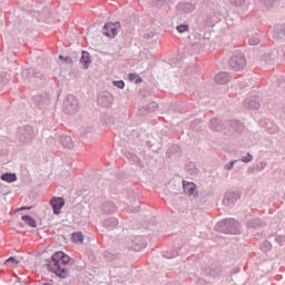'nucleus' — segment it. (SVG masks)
Wrapping results in <instances>:
<instances>
[{
  "label": "nucleus",
  "mask_w": 285,
  "mask_h": 285,
  "mask_svg": "<svg viewBox=\"0 0 285 285\" xmlns=\"http://www.w3.org/2000/svg\"><path fill=\"white\" fill-rule=\"evenodd\" d=\"M65 253L63 252H56L51 258L47 259L48 264L52 262L53 266H58L61 264V259L63 258Z\"/></svg>",
  "instance_id": "b1692460"
},
{
  "label": "nucleus",
  "mask_w": 285,
  "mask_h": 285,
  "mask_svg": "<svg viewBox=\"0 0 285 285\" xmlns=\"http://www.w3.org/2000/svg\"><path fill=\"white\" fill-rule=\"evenodd\" d=\"M229 125L232 130L234 132H243L244 131V125L239 120H229Z\"/></svg>",
  "instance_id": "bb28decb"
},
{
  "label": "nucleus",
  "mask_w": 285,
  "mask_h": 285,
  "mask_svg": "<svg viewBox=\"0 0 285 285\" xmlns=\"http://www.w3.org/2000/svg\"><path fill=\"white\" fill-rule=\"evenodd\" d=\"M95 128L94 127H86L85 128V135H90V132H94Z\"/></svg>",
  "instance_id": "864d4df0"
},
{
  "label": "nucleus",
  "mask_w": 285,
  "mask_h": 285,
  "mask_svg": "<svg viewBox=\"0 0 285 285\" xmlns=\"http://www.w3.org/2000/svg\"><path fill=\"white\" fill-rule=\"evenodd\" d=\"M50 206L52 207L53 215H61V208L66 206V199L63 197H53L50 200Z\"/></svg>",
  "instance_id": "9d476101"
},
{
  "label": "nucleus",
  "mask_w": 285,
  "mask_h": 285,
  "mask_svg": "<svg viewBox=\"0 0 285 285\" xmlns=\"http://www.w3.org/2000/svg\"><path fill=\"white\" fill-rule=\"evenodd\" d=\"M249 46H258L259 45V38L257 37H252L249 38Z\"/></svg>",
  "instance_id": "09e8293b"
},
{
  "label": "nucleus",
  "mask_w": 285,
  "mask_h": 285,
  "mask_svg": "<svg viewBox=\"0 0 285 285\" xmlns=\"http://www.w3.org/2000/svg\"><path fill=\"white\" fill-rule=\"evenodd\" d=\"M101 213H104V215H112V213H117V205L107 200L101 205Z\"/></svg>",
  "instance_id": "dca6fc26"
},
{
  "label": "nucleus",
  "mask_w": 285,
  "mask_h": 285,
  "mask_svg": "<svg viewBox=\"0 0 285 285\" xmlns=\"http://www.w3.org/2000/svg\"><path fill=\"white\" fill-rule=\"evenodd\" d=\"M167 155L170 157L171 155H175L176 157H179L181 155V147L179 145H173L169 150L167 151Z\"/></svg>",
  "instance_id": "7c9ffc66"
},
{
  "label": "nucleus",
  "mask_w": 285,
  "mask_h": 285,
  "mask_svg": "<svg viewBox=\"0 0 285 285\" xmlns=\"http://www.w3.org/2000/svg\"><path fill=\"white\" fill-rule=\"evenodd\" d=\"M277 1H279V0H261V3H263V6H265V8H273V6H275V3H277Z\"/></svg>",
  "instance_id": "58836bf2"
},
{
  "label": "nucleus",
  "mask_w": 285,
  "mask_h": 285,
  "mask_svg": "<svg viewBox=\"0 0 285 285\" xmlns=\"http://www.w3.org/2000/svg\"><path fill=\"white\" fill-rule=\"evenodd\" d=\"M119 30H121V22H107L102 27V35L109 39H115L119 35Z\"/></svg>",
  "instance_id": "39448f33"
},
{
  "label": "nucleus",
  "mask_w": 285,
  "mask_h": 285,
  "mask_svg": "<svg viewBox=\"0 0 285 285\" xmlns=\"http://www.w3.org/2000/svg\"><path fill=\"white\" fill-rule=\"evenodd\" d=\"M197 124H202V120L200 119H196L191 122L190 127L191 128H195V126H197Z\"/></svg>",
  "instance_id": "5fc2aeb1"
},
{
  "label": "nucleus",
  "mask_w": 285,
  "mask_h": 285,
  "mask_svg": "<svg viewBox=\"0 0 285 285\" xmlns=\"http://www.w3.org/2000/svg\"><path fill=\"white\" fill-rule=\"evenodd\" d=\"M114 86H116V88H119L120 90H124V88L126 87V82H124V80H115Z\"/></svg>",
  "instance_id": "79ce46f5"
},
{
  "label": "nucleus",
  "mask_w": 285,
  "mask_h": 285,
  "mask_svg": "<svg viewBox=\"0 0 285 285\" xmlns=\"http://www.w3.org/2000/svg\"><path fill=\"white\" fill-rule=\"evenodd\" d=\"M22 79L26 81H32V79H35V69L33 68L23 69Z\"/></svg>",
  "instance_id": "cd10ccee"
},
{
  "label": "nucleus",
  "mask_w": 285,
  "mask_h": 285,
  "mask_svg": "<svg viewBox=\"0 0 285 285\" xmlns=\"http://www.w3.org/2000/svg\"><path fill=\"white\" fill-rule=\"evenodd\" d=\"M217 233H223L224 235H239L242 230L239 229V223L233 218H226L218 222L215 226Z\"/></svg>",
  "instance_id": "f257e3e1"
},
{
  "label": "nucleus",
  "mask_w": 285,
  "mask_h": 285,
  "mask_svg": "<svg viewBox=\"0 0 285 285\" xmlns=\"http://www.w3.org/2000/svg\"><path fill=\"white\" fill-rule=\"evenodd\" d=\"M185 170H186V173H188V175H191L193 177H197V175H199V170L195 163H188L185 166Z\"/></svg>",
  "instance_id": "393cba45"
},
{
  "label": "nucleus",
  "mask_w": 285,
  "mask_h": 285,
  "mask_svg": "<svg viewBox=\"0 0 285 285\" xmlns=\"http://www.w3.org/2000/svg\"><path fill=\"white\" fill-rule=\"evenodd\" d=\"M177 10H179V12H185V14H188V12H193L195 10V4L190 2H180L177 4Z\"/></svg>",
  "instance_id": "aec40b11"
},
{
  "label": "nucleus",
  "mask_w": 285,
  "mask_h": 285,
  "mask_svg": "<svg viewBox=\"0 0 285 285\" xmlns=\"http://www.w3.org/2000/svg\"><path fill=\"white\" fill-rule=\"evenodd\" d=\"M70 262H72V264H75V261H72V258H70V256H68L67 254H63V256L60 261V265L68 266V264H70Z\"/></svg>",
  "instance_id": "e433bc0d"
},
{
  "label": "nucleus",
  "mask_w": 285,
  "mask_h": 285,
  "mask_svg": "<svg viewBox=\"0 0 285 285\" xmlns=\"http://www.w3.org/2000/svg\"><path fill=\"white\" fill-rule=\"evenodd\" d=\"M158 108L157 102L151 101L147 106L139 109V115H148V112H155Z\"/></svg>",
  "instance_id": "412c9836"
},
{
  "label": "nucleus",
  "mask_w": 285,
  "mask_h": 285,
  "mask_svg": "<svg viewBox=\"0 0 285 285\" xmlns=\"http://www.w3.org/2000/svg\"><path fill=\"white\" fill-rule=\"evenodd\" d=\"M205 275H208L209 277H215L216 275H219V269L217 268V265H210L209 267L205 268Z\"/></svg>",
  "instance_id": "c756f323"
},
{
  "label": "nucleus",
  "mask_w": 285,
  "mask_h": 285,
  "mask_svg": "<svg viewBox=\"0 0 285 285\" xmlns=\"http://www.w3.org/2000/svg\"><path fill=\"white\" fill-rule=\"evenodd\" d=\"M137 77H138L137 73H129L130 81H135Z\"/></svg>",
  "instance_id": "4d7b16f0"
},
{
  "label": "nucleus",
  "mask_w": 285,
  "mask_h": 285,
  "mask_svg": "<svg viewBox=\"0 0 285 285\" xmlns=\"http://www.w3.org/2000/svg\"><path fill=\"white\" fill-rule=\"evenodd\" d=\"M137 242H141V237L135 239L134 243L136 245L134 246V250L139 252L141 250V248H146V245L144 244V242H141L140 244H137Z\"/></svg>",
  "instance_id": "4c0bfd02"
},
{
  "label": "nucleus",
  "mask_w": 285,
  "mask_h": 285,
  "mask_svg": "<svg viewBox=\"0 0 285 285\" xmlns=\"http://www.w3.org/2000/svg\"><path fill=\"white\" fill-rule=\"evenodd\" d=\"M21 210H32V206L28 207V206H22L20 208Z\"/></svg>",
  "instance_id": "13d9d810"
},
{
  "label": "nucleus",
  "mask_w": 285,
  "mask_h": 285,
  "mask_svg": "<svg viewBox=\"0 0 285 285\" xmlns=\"http://www.w3.org/2000/svg\"><path fill=\"white\" fill-rule=\"evenodd\" d=\"M73 59H77V61H79V53L75 52L72 56H70Z\"/></svg>",
  "instance_id": "bf43d9fd"
},
{
  "label": "nucleus",
  "mask_w": 285,
  "mask_h": 285,
  "mask_svg": "<svg viewBox=\"0 0 285 285\" xmlns=\"http://www.w3.org/2000/svg\"><path fill=\"white\" fill-rule=\"evenodd\" d=\"M125 157L129 160L132 161V164H135L136 166H138V168L144 169V163L141 161V159H139V157H137V155H135L134 153L130 151H126L125 153Z\"/></svg>",
  "instance_id": "6ab92c4d"
},
{
  "label": "nucleus",
  "mask_w": 285,
  "mask_h": 285,
  "mask_svg": "<svg viewBox=\"0 0 285 285\" xmlns=\"http://www.w3.org/2000/svg\"><path fill=\"white\" fill-rule=\"evenodd\" d=\"M266 222L261 218H252L247 220L246 227L250 230H259V228H265Z\"/></svg>",
  "instance_id": "ddd939ff"
},
{
  "label": "nucleus",
  "mask_w": 285,
  "mask_h": 285,
  "mask_svg": "<svg viewBox=\"0 0 285 285\" xmlns=\"http://www.w3.org/2000/svg\"><path fill=\"white\" fill-rule=\"evenodd\" d=\"M22 222L27 224V226H30L31 228H37V220L32 218L30 215H22L21 216Z\"/></svg>",
  "instance_id": "c85d7f7f"
},
{
  "label": "nucleus",
  "mask_w": 285,
  "mask_h": 285,
  "mask_svg": "<svg viewBox=\"0 0 285 285\" xmlns=\"http://www.w3.org/2000/svg\"><path fill=\"white\" fill-rule=\"evenodd\" d=\"M79 61L82 65L83 70H88V68H90V63H92V59H90V52L82 50Z\"/></svg>",
  "instance_id": "f3484780"
},
{
  "label": "nucleus",
  "mask_w": 285,
  "mask_h": 285,
  "mask_svg": "<svg viewBox=\"0 0 285 285\" xmlns=\"http://www.w3.org/2000/svg\"><path fill=\"white\" fill-rule=\"evenodd\" d=\"M263 59H264V61H266V63H268V61H271V56L268 53H265L263 56Z\"/></svg>",
  "instance_id": "6e6d98bb"
},
{
  "label": "nucleus",
  "mask_w": 285,
  "mask_h": 285,
  "mask_svg": "<svg viewBox=\"0 0 285 285\" xmlns=\"http://www.w3.org/2000/svg\"><path fill=\"white\" fill-rule=\"evenodd\" d=\"M205 283H206V281L203 279V278H198V279H197V284H205Z\"/></svg>",
  "instance_id": "680f3d73"
},
{
  "label": "nucleus",
  "mask_w": 285,
  "mask_h": 285,
  "mask_svg": "<svg viewBox=\"0 0 285 285\" xmlns=\"http://www.w3.org/2000/svg\"><path fill=\"white\" fill-rule=\"evenodd\" d=\"M252 159H253V155H250V153H247V156L243 157L240 161H243L244 164H250Z\"/></svg>",
  "instance_id": "de8ad7c7"
},
{
  "label": "nucleus",
  "mask_w": 285,
  "mask_h": 285,
  "mask_svg": "<svg viewBox=\"0 0 285 285\" xmlns=\"http://www.w3.org/2000/svg\"><path fill=\"white\" fill-rule=\"evenodd\" d=\"M274 39H283L285 41V26L274 30Z\"/></svg>",
  "instance_id": "473e14b6"
},
{
  "label": "nucleus",
  "mask_w": 285,
  "mask_h": 285,
  "mask_svg": "<svg viewBox=\"0 0 285 285\" xmlns=\"http://www.w3.org/2000/svg\"><path fill=\"white\" fill-rule=\"evenodd\" d=\"M232 6H236V8H239V6H244L246 3V0H230Z\"/></svg>",
  "instance_id": "a18cd8bd"
},
{
  "label": "nucleus",
  "mask_w": 285,
  "mask_h": 285,
  "mask_svg": "<svg viewBox=\"0 0 285 285\" xmlns=\"http://www.w3.org/2000/svg\"><path fill=\"white\" fill-rule=\"evenodd\" d=\"M175 195H177V191H174Z\"/></svg>",
  "instance_id": "69168bd1"
},
{
  "label": "nucleus",
  "mask_w": 285,
  "mask_h": 285,
  "mask_svg": "<svg viewBox=\"0 0 285 285\" xmlns=\"http://www.w3.org/2000/svg\"><path fill=\"white\" fill-rule=\"evenodd\" d=\"M242 194L239 191H226L225 197L223 199L224 206H228L229 208H233L235 204H237L238 199H240Z\"/></svg>",
  "instance_id": "1a4fd4ad"
},
{
  "label": "nucleus",
  "mask_w": 285,
  "mask_h": 285,
  "mask_svg": "<svg viewBox=\"0 0 285 285\" xmlns=\"http://www.w3.org/2000/svg\"><path fill=\"white\" fill-rule=\"evenodd\" d=\"M239 271H242L240 268H235V269H233V275H235V273H239Z\"/></svg>",
  "instance_id": "e2e57ef3"
},
{
  "label": "nucleus",
  "mask_w": 285,
  "mask_h": 285,
  "mask_svg": "<svg viewBox=\"0 0 285 285\" xmlns=\"http://www.w3.org/2000/svg\"><path fill=\"white\" fill-rule=\"evenodd\" d=\"M73 244H83V233L76 232L71 235Z\"/></svg>",
  "instance_id": "2f4dec72"
},
{
  "label": "nucleus",
  "mask_w": 285,
  "mask_h": 285,
  "mask_svg": "<svg viewBox=\"0 0 285 285\" xmlns=\"http://www.w3.org/2000/svg\"><path fill=\"white\" fill-rule=\"evenodd\" d=\"M10 264H19V261L14 256H11L4 262V266H10Z\"/></svg>",
  "instance_id": "37998d69"
},
{
  "label": "nucleus",
  "mask_w": 285,
  "mask_h": 285,
  "mask_svg": "<svg viewBox=\"0 0 285 285\" xmlns=\"http://www.w3.org/2000/svg\"><path fill=\"white\" fill-rule=\"evenodd\" d=\"M183 189L186 195H194V197L199 193L197 191V185H195V183H188L186 180H183Z\"/></svg>",
  "instance_id": "2eb2a0df"
},
{
  "label": "nucleus",
  "mask_w": 285,
  "mask_h": 285,
  "mask_svg": "<svg viewBox=\"0 0 285 285\" xmlns=\"http://www.w3.org/2000/svg\"><path fill=\"white\" fill-rule=\"evenodd\" d=\"M209 128L214 132H222V130H225L226 126H224V121L219 118H212L209 120Z\"/></svg>",
  "instance_id": "4468645a"
},
{
  "label": "nucleus",
  "mask_w": 285,
  "mask_h": 285,
  "mask_svg": "<svg viewBox=\"0 0 285 285\" xmlns=\"http://www.w3.org/2000/svg\"><path fill=\"white\" fill-rule=\"evenodd\" d=\"M214 79H215L216 83L224 86V85L228 83V81H230V73H228L226 71H222L218 75H216Z\"/></svg>",
  "instance_id": "a211bd4d"
},
{
  "label": "nucleus",
  "mask_w": 285,
  "mask_h": 285,
  "mask_svg": "<svg viewBox=\"0 0 285 285\" xmlns=\"http://www.w3.org/2000/svg\"><path fill=\"white\" fill-rule=\"evenodd\" d=\"M46 268L49 273H53L56 277H59L60 279H68V277H70V269L63 265L61 266V264L52 266V264L47 263Z\"/></svg>",
  "instance_id": "20e7f679"
},
{
  "label": "nucleus",
  "mask_w": 285,
  "mask_h": 285,
  "mask_svg": "<svg viewBox=\"0 0 285 285\" xmlns=\"http://www.w3.org/2000/svg\"><path fill=\"white\" fill-rule=\"evenodd\" d=\"M272 248H273V245L268 240L263 242L261 245V250L263 253H268V250H272Z\"/></svg>",
  "instance_id": "c9c22d12"
},
{
  "label": "nucleus",
  "mask_w": 285,
  "mask_h": 285,
  "mask_svg": "<svg viewBox=\"0 0 285 285\" xmlns=\"http://www.w3.org/2000/svg\"><path fill=\"white\" fill-rule=\"evenodd\" d=\"M141 81H144V80L141 79V77L138 76V77L136 78V80H135V83H141Z\"/></svg>",
  "instance_id": "052dcab7"
},
{
  "label": "nucleus",
  "mask_w": 285,
  "mask_h": 285,
  "mask_svg": "<svg viewBox=\"0 0 285 285\" xmlns=\"http://www.w3.org/2000/svg\"><path fill=\"white\" fill-rule=\"evenodd\" d=\"M105 257L108 262H114V259H116V256L114 254H111L110 252H106Z\"/></svg>",
  "instance_id": "8fccbe9b"
},
{
  "label": "nucleus",
  "mask_w": 285,
  "mask_h": 285,
  "mask_svg": "<svg viewBox=\"0 0 285 285\" xmlns=\"http://www.w3.org/2000/svg\"><path fill=\"white\" fill-rule=\"evenodd\" d=\"M176 30H177L180 35H183V32H188V24H178V26L176 27Z\"/></svg>",
  "instance_id": "a19ab883"
},
{
  "label": "nucleus",
  "mask_w": 285,
  "mask_h": 285,
  "mask_svg": "<svg viewBox=\"0 0 285 285\" xmlns=\"http://www.w3.org/2000/svg\"><path fill=\"white\" fill-rule=\"evenodd\" d=\"M33 79H40V81H46V75L41 71L35 70Z\"/></svg>",
  "instance_id": "ea45409f"
},
{
  "label": "nucleus",
  "mask_w": 285,
  "mask_h": 285,
  "mask_svg": "<svg viewBox=\"0 0 285 285\" xmlns=\"http://www.w3.org/2000/svg\"><path fill=\"white\" fill-rule=\"evenodd\" d=\"M229 67L236 72L246 68V57L244 53H236L229 59Z\"/></svg>",
  "instance_id": "423d86ee"
},
{
  "label": "nucleus",
  "mask_w": 285,
  "mask_h": 285,
  "mask_svg": "<svg viewBox=\"0 0 285 285\" xmlns=\"http://www.w3.org/2000/svg\"><path fill=\"white\" fill-rule=\"evenodd\" d=\"M119 225V219L115 217H109L104 220L102 226L104 228H109V230H112V228H116V226Z\"/></svg>",
  "instance_id": "5701e85b"
},
{
  "label": "nucleus",
  "mask_w": 285,
  "mask_h": 285,
  "mask_svg": "<svg viewBox=\"0 0 285 285\" xmlns=\"http://www.w3.org/2000/svg\"><path fill=\"white\" fill-rule=\"evenodd\" d=\"M18 139L22 144H30L35 137H37V134L35 132V128L30 125H24L22 127L18 128Z\"/></svg>",
  "instance_id": "7ed1b4c3"
},
{
  "label": "nucleus",
  "mask_w": 285,
  "mask_h": 285,
  "mask_svg": "<svg viewBox=\"0 0 285 285\" xmlns=\"http://www.w3.org/2000/svg\"><path fill=\"white\" fill-rule=\"evenodd\" d=\"M128 213H139L141 210V206H136V207H128Z\"/></svg>",
  "instance_id": "3c124183"
},
{
  "label": "nucleus",
  "mask_w": 285,
  "mask_h": 285,
  "mask_svg": "<svg viewBox=\"0 0 285 285\" xmlns=\"http://www.w3.org/2000/svg\"><path fill=\"white\" fill-rule=\"evenodd\" d=\"M129 193H131V194H132V190H129Z\"/></svg>",
  "instance_id": "338daca9"
},
{
  "label": "nucleus",
  "mask_w": 285,
  "mask_h": 285,
  "mask_svg": "<svg viewBox=\"0 0 285 285\" xmlns=\"http://www.w3.org/2000/svg\"><path fill=\"white\" fill-rule=\"evenodd\" d=\"M59 61H63L65 63H75V61H77V58H71L70 56L63 57V55H60L58 57Z\"/></svg>",
  "instance_id": "f704fd0d"
},
{
  "label": "nucleus",
  "mask_w": 285,
  "mask_h": 285,
  "mask_svg": "<svg viewBox=\"0 0 285 285\" xmlns=\"http://www.w3.org/2000/svg\"><path fill=\"white\" fill-rule=\"evenodd\" d=\"M196 199V206L198 208H202V206H206L208 204V197H210V191H198L196 196H194Z\"/></svg>",
  "instance_id": "f8f14e48"
},
{
  "label": "nucleus",
  "mask_w": 285,
  "mask_h": 285,
  "mask_svg": "<svg viewBox=\"0 0 285 285\" xmlns=\"http://www.w3.org/2000/svg\"><path fill=\"white\" fill-rule=\"evenodd\" d=\"M208 19H210V16L207 17V20H206L207 26H213V23L208 22Z\"/></svg>",
  "instance_id": "0e129e2a"
},
{
  "label": "nucleus",
  "mask_w": 285,
  "mask_h": 285,
  "mask_svg": "<svg viewBox=\"0 0 285 285\" xmlns=\"http://www.w3.org/2000/svg\"><path fill=\"white\" fill-rule=\"evenodd\" d=\"M115 101V96L110 91H100L97 97V104L100 108H111Z\"/></svg>",
  "instance_id": "0eeeda50"
},
{
  "label": "nucleus",
  "mask_w": 285,
  "mask_h": 285,
  "mask_svg": "<svg viewBox=\"0 0 285 285\" xmlns=\"http://www.w3.org/2000/svg\"><path fill=\"white\" fill-rule=\"evenodd\" d=\"M79 99L75 97L73 95H67L62 102V110L66 115H76V112H79Z\"/></svg>",
  "instance_id": "f03ea898"
},
{
  "label": "nucleus",
  "mask_w": 285,
  "mask_h": 285,
  "mask_svg": "<svg viewBox=\"0 0 285 285\" xmlns=\"http://www.w3.org/2000/svg\"><path fill=\"white\" fill-rule=\"evenodd\" d=\"M244 106L246 108H249L250 110H259L261 104H259V97L258 96H253L249 98H246L244 100Z\"/></svg>",
  "instance_id": "9b49d317"
},
{
  "label": "nucleus",
  "mask_w": 285,
  "mask_h": 285,
  "mask_svg": "<svg viewBox=\"0 0 285 285\" xmlns=\"http://www.w3.org/2000/svg\"><path fill=\"white\" fill-rule=\"evenodd\" d=\"M33 104L40 110L48 108V106H50V94L42 92L41 95L35 96Z\"/></svg>",
  "instance_id": "6e6552de"
},
{
  "label": "nucleus",
  "mask_w": 285,
  "mask_h": 285,
  "mask_svg": "<svg viewBox=\"0 0 285 285\" xmlns=\"http://www.w3.org/2000/svg\"><path fill=\"white\" fill-rule=\"evenodd\" d=\"M164 3H166V0H153L151 6H154L155 8H161Z\"/></svg>",
  "instance_id": "c03bdc74"
},
{
  "label": "nucleus",
  "mask_w": 285,
  "mask_h": 285,
  "mask_svg": "<svg viewBox=\"0 0 285 285\" xmlns=\"http://www.w3.org/2000/svg\"><path fill=\"white\" fill-rule=\"evenodd\" d=\"M59 141L63 148H69V150H71V148H75V142L72 141V137L70 136H61Z\"/></svg>",
  "instance_id": "4be33fe9"
},
{
  "label": "nucleus",
  "mask_w": 285,
  "mask_h": 285,
  "mask_svg": "<svg viewBox=\"0 0 285 285\" xmlns=\"http://www.w3.org/2000/svg\"><path fill=\"white\" fill-rule=\"evenodd\" d=\"M179 253H181V247H176V249H173L171 252H167L164 257H166L167 259H173L175 257H177V255H179Z\"/></svg>",
  "instance_id": "72a5a7b5"
},
{
  "label": "nucleus",
  "mask_w": 285,
  "mask_h": 285,
  "mask_svg": "<svg viewBox=\"0 0 285 285\" xmlns=\"http://www.w3.org/2000/svg\"><path fill=\"white\" fill-rule=\"evenodd\" d=\"M2 181H7L8 184H12L17 181V174L16 173H4L0 176Z\"/></svg>",
  "instance_id": "a878e982"
},
{
  "label": "nucleus",
  "mask_w": 285,
  "mask_h": 285,
  "mask_svg": "<svg viewBox=\"0 0 285 285\" xmlns=\"http://www.w3.org/2000/svg\"><path fill=\"white\" fill-rule=\"evenodd\" d=\"M238 160H232L225 165V170H233Z\"/></svg>",
  "instance_id": "49530a36"
},
{
  "label": "nucleus",
  "mask_w": 285,
  "mask_h": 285,
  "mask_svg": "<svg viewBox=\"0 0 285 285\" xmlns=\"http://www.w3.org/2000/svg\"><path fill=\"white\" fill-rule=\"evenodd\" d=\"M153 37H155V32L153 31L142 33L144 39H153Z\"/></svg>",
  "instance_id": "603ef678"
},
{
  "label": "nucleus",
  "mask_w": 285,
  "mask_h": 285,
  "mask_svg": "<svg viewBox=\"0 0 285 285\" xmlns=\"http://www.w3.org/2000/svg\"><path fill=\"white\" fill-rule=\"evenodd\" d=\"M271 132H275V130H274V131H271Z\"/></svg>",
  "instance_id": "774afa93"
}]
</instances>
